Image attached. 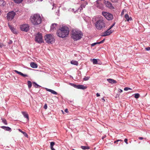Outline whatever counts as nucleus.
I'll return each instance as SVG.
<instances>
[{
    "instance_id": "nucleus-1",
    "label": "nucleus",
    "mask_w": 150,
    "mask_h": 150,
    "mask_svg": "<svg viewBox=\"0 0 150 150\" xmlns=\"http://www.w3.org/2000/svg\"><path fill=\"white\" fill-rule=\"evenodd\" d=\"M69 28L67 26H62L57 30L56 32L57 35L62 38L67 37L69 35Z\"/></svg>"
},
{
    "instance_id": "nucleus-2",
    "label": "nucleus",
    "mask_w": 150,
    "mask_h": 150,
    "mask_svg": "<svg viewBox=\"0 0 150 150\" xmlns=\"http://www.w3.org/2000/svg\"><path fill=\"white\" fill-rule=\"evenodd\" d=\"M83 36V33L79 30H72L71 32V38L74 41L81 39Z\"/></svg>"
},
{
    "instance_id": "nucleus-3",
    "label": "nucleus",
    "mask_w": 150,
    "mask_h": 150,
    "mask_svg": "<svg viewBox=\"0 0 150 150\" xmlns=\"http://www.w3.org/2000/svg\"><path fill=\"white\" fill-rule=\"evenodd\" d=\"M95 25L96 28L98 30H102L106 26L105 18L102 17H100L99 19L96 22Z\"/></svg>"
},
{
    "instance_id": "nucleus-4",
    "label": "nucleus",
    "mask_w": 150,
    "mask_h": 150,
    "mask_svg": "<svg viewBox=\"0 0 150 150\" xmlns=\"http://www.w3.org/2000/svg\"><path fill=\"white\" fill-rule=\"evenodd\" d=\"M31 21L34 25H38L41 23L42 19L39 14H33L31 16Z\"/></svg>"
},
{
    "instance_id": "nucleus-5",
    "label": "nucleus",
    "mask_w": 150,
    "mask_h": 150,
    "mask_svg": "<svg viewBox=\"0 0 150 150\" xmlns=\"http://www.w3.org/2000/svg\"><path fill=\"white\" fill-rule=\"evenodd\" d=\"M44 39L47 43L51 44L54 42V36L51 34L46 35L44 37Z\"/></svg>"
},
{
    "instance_id": "nucleus-6",
    "label": "nucleus",
    "mask_w": 150,
    "mask_h": 150,
    "mask_svg": "<svg viewBox=\"0 0 150 150\" xmlns=\"http://www.w3.org/2000/svg\"><path fill=\"white\" fill-rule=\"evenodd\" d=\"M35 40L36 42L39 43H41L43 42V40L41 33H38L36 35Z\"/></svg>"
},
{
    "instance_id": "nucleus-7",
    "label": "nucleus",
    "mask_w": 150,
    "mask_h": 150,
    "mask_svg": "<svg viewBox=\"0 0 150 150\" xmlns=\"http://www.w3.org/2000/svg\"><path fill=\"white\" fill-rule=\"evenodd\" d=\"M103 16L108 20H111L113 19V16L111 14L105 12H103L102 13Z\"/></svg>"
},
{
    "instance_id": "nucleus-8",
    "label": "nucleus",
    "mask_w": 150,
    "mask_h": 150,
    "mask_svg": "<svg viewBox=\"0 0 150 150\" xmlns=\"http://www.w3.org/2000/svg\"><path fill=\"white\" fill-rule=\"evenodd\" d=\"M15 15V13L13 11L9 12L7 14V19L8 21H11L14 18Z\"/></svg>"
},
{
    "instance_id": "nucleus-9",
    "label": "nucleus",
    "mask_w": 150,
    "mask_h": 150,
    "mask_svg": "<svg viewBox=\"0 0 150 150\" xmlns=\"http://www.w3.org/2000/svg\"><path fill=\"white\" fill-rule=\"evenodd\" d=\"M29 26L28 24H23L21 26V30L25 32H27L29 29Z\"/></svg>"
},
{
    "instance_id": "nucleus-10",
    "label": "nucleus",
    "mask_w": 150,
    "mask_h": 150,
    "mask_svg": "<svg viewBox=\"0 0 150 150\" xmlns=\"http://www.w3.org/2000/svg\"><path fill=\"white\" fill-rule=\"evenodd\" d=\"M71 85L74 87L76 88L77 89H85L87 88V87L83 85H78L74 84L71 83Z\"/></svg>"
},
{
    "instance_id": "nucleus-11",
    "label": "nucleus",
    "mask_w": 150,
    "mask_h": 150,
    "mask_svg": "<svg viewBox=\"0 0 150 150\" xmlns=\"http://www.w3.org/2000/svg\"><path fill=\"white\" fill-rule=\"evenodd\" d=\"M112 31V30H107L104 33H103L102 36L103 37H105L108 35H110L113 32Z\"/></svg>"
},
{
    "instance_id": "nucleus-12",
    "label": "nucleus",
    "mask_w": 150,
    "mask_h": 150,
    "mask_svg": "<svg viewBox=\"0 0 150 150\" xmlns=\"http://www.w3.org/2000/svg\"><path fill=\"white\" fill-rule=\"evenodd\" d=\"M105 4L107 7L111 9H114L115 8L112 5V4L109 1H107V2L105 3Z\"/></svg>"
},
{
    "instance_id": "nucleus-13",
    "label": "nucleus",
    "mask_w": 150,
    "mask_h": 150,
    "mask_svg": "<svg viewBox=\"0 0 150 150\" xmlns=\"http://www.w3.org/2000/svg\"><path fill=\"white\" fill-rule=\"evenodd\" d=\"M57 24L56 23H53L51 26L50 30L52 31H53L55 30L57 28Z\"/></svg>"
},
{
    "instance_id": "nucleus-14",
    "label": "nucleus",
    "mask_w": 150,
    "mask_h": 150,
    "mask_svg": "<svg viewBox=\"0 0 150 150\" xmlns=\"http://www.w3.org/2000/svg\"><path fill=\"white\" fill-rule=\"evenodd\" d=\"M21 113L23 115L24 117L27 118V120L28 121L29 120V118L28 114L26 113V112L24 111L22 112Z\"/></svg>"
},
{
    "instance_id": "nucleus-15",
    "label": "nucleus",
    "mask_w": 150,
    "mask_h": 150,
    "mask_svg": "<svg viewBox=\"0 0 150 150\" xmlns=\"http://www.w3.org/2000/svg\"><path fill=\"white\" fill-rule=\"evenodd\" d=\"M87 4V3L86 2H85L83 4H82L81 6H80V7L78 8L77 11H78L79 10V12H80L83 9V8H85L86 5Z\"/></svg>"
},
{
    "instance_id": "nucleus-16",
    "label": "nucleus",
    "mask_w": 150,
    "mask_h": 150,
    "mask_svg": "<svg viewBox=\"0 0 150 150\" xmlns=\"http://www.w3.org/2000/svg\"><path fill=\"white\" fill-rule=\"evenodd\" d=\"M14 71H15V72H16L17 73L19 74V75L21 76H23V77L28 76V75H27L26 74H24L23 73H22V72H21L20 71H17L16 70H14Z\"/></svg>"
},
{
    "instance_id": "nucleus-17",
    "label": "nucleus",
    "mask_w": 150,
    "mask_h": 150,
    "mask_svg": "<svg viewBox=\"0 0 150 150\" xmlns=\"http://www.w3.org/2000/svg\"><path fill=\"white\" fill-rule=\"evenodd\" d=\"M30 66L33 68H36L38 67L37 64L34 62H31L30 64Z\"/></svg>"
},
{
    "instance_id": "nucleus-18",
    "label": "nucleus",
    "mask_w": 150,
    "mask_h": 150,
    "mask_svg": "<svg viewBox=\"0 0 150 150\" xmlns=\"http://www.w3.org/2000/svg\"><path fill=\"white\" fill-rule=\"evenodd\" d=\"M125 18L126 19V20H127V21H131L132 20V18L131 17H129L128 15L127 14H125Z\"/></svg>"
},
{
    "instance_id": "nucleus-19",
    "label": "nucleus",
    "mask_w": 150,
    "mask_h": 150,
    "mask_svg": "<svg viewBox=\"0 0 150 150\" xmlns=\"http://www.w3.org/2000/svg\"><path fill=\"white\" fill-rule=\"evenodd\" d=\"M46 90L47 91L50 92L52 94H53L54 95H57V93L56 92V91H54V90H52L51 89H50L49 88H46Z\"/></svg>"
},
{
    "instance_id": "nucleus-20",
    "label": "nucleus",
    "mask_w": 150,
    "mask_h": 150,
    "mask_svg": "<svg viewBox=\"0 0 150 150\" xmlns=\"http://www.w3.org/2000/svg\"><path fill=\"white\" fill-rule=\"evenodd\" d=\"M99 1H97L96 2L98 4L97 6L98 8L102 9L103 8V5L102 4H100L98 3Z\"/></svg>"
},
{
    "instance_id": "nucleus-21",
    "label": "nucleus",
    "mask_w": 150,
    "mask_h": 150,
    "mask_svg": "<svg viewBox=\"0 0 150 150\" xmlns=\"http://www.w3.org/2000/svg\"><path fill=\"white\" fill-rule=\"evenodd\" d=\"M107 80L108 82L110 83H114L116 82V81L113 79H108Z\"/></svg>"
},
{
    "instance_id": "nucleus-22",
    "label": "nucleus",
    "mask_w": 150,
    "mask_h": 150,
    "mask_svg": "<svg viewBox=\"0 0 150 150\" xmlns=\"http://www.w3.org/2000/svg\"><path fill=\"white\" fill-rule=\"evenodd\" d=\"M105 40V39H104V40H103L102 41H101L100 42H95L94 43H93L91 44V46H94L96 45L97 44H100L103 43L104 42Z\"/></svg>"
},
{
    "instance_id": "nucleus-23",
    "label": "nucleus",
    "mask_w": 150,
    "mask_h": 150,
    "mask_svg": "<svg viewBox=\"0 0 150 150\" xmlns=\"http://www.w3.org/2000/svg\"><path fill=\"white\" fill-rule=\"evenodd\" d=\"M1 128L3 129L6 130L7 131H10L11 130V128L8 127H5V126H2Z\"/></svg>"
},
{
    "instance_id": "nucleus-24",
    "label": "nucleus",
    "mask_w": 150,
    "mask_h": 150,
    "mask_svg": "<svg viewBox=\"0 0 150 150\" xmlns=\"http://www.w3.org/2000/svg\"><path fill=\"white\" fill-rule=\"evenodd\" d=\"M9 27L10 28V29L12 31L13 33L14 34H16V32L15 30V29L13 28V27H12L10 25H8Z\"/></svg>"
},
{
    "instance_id": "nucleus-25",
    "label": "nucleus",
    "mask_w": 150,
    "mask_h": 150,
    "mask_svg": "<svg viewBox=\"0 0 150 150\" xmlns=\"http://www.w3.org/2000/svg\"><path fill=\"white\" fill-rule=\"evenodd\" d=\"M81 148L83 150L88 149H90V147L87 146H82Z\"/></svg>"
},
{
    "instance_id": "nucleus-26",
    "label": "nucleus",
    "mask_w": 150,
    "mask_h": 150,
    "mask_svg": "<svg viewBox=\"0 0 150 150\" xmlns=\"http://www.w3.org/2000/svg\"><path fill=\"white\" fill-rule=\"evenodd\" d=\"M70 63H71V64H72L76 65H77L78 64V62L74 60H72L71 61V62H70Z\"/></svg>"
},
{
    "instance_id": "nucleus-27",
    "label": "nucleus",
    "mask_w": 150,
    "mask_h": 150,
    "mask_svg": "<svg viewBox=\"0 0 150 150\" xmlns=\"http://www.w3.org/2000/svg\"><path fill=\"white\" fill-rule=\"evenodd\" d=\"M6 4V3L3 0H0V5L4 6Z\"/></svg>"
},
{
    "instance_id": "nucleus-28",
    "label": "nucleus",
    "mask_w": 150,
    "mask_h": 150,
    "mask_svg": "<svg viewBox=\"0 0 150 150\" xmlns=\"http://www.w3.org/2000/svg\"><path fill=\"white\" fill-rule=\"evenodd\" d=\"M1 120H2L3 122V123L4 124H5V125H7V121L5 118H1Z\"/></svg>"
},
{
    "instance_id": "nucleus-29",
    "label": "nucleus",
    "mask_w": 150,
    "mask_h": 150,
    "mask_svg": "<svg viewBox=\"0 0 150 150\" xmlns=\"http://www.w3.org/2000/svg\"><path fill=\"white\" fill-rule=\"evenodd\" d=\"M14 2L16 3H21L23 0H13Z\"/></svg>"
},
{
    "instance_id": "nucleus-30",
    "label": "nucleus",
    "mask_w": 150,
    "mask_h": 150,
    "mask_svg": "<svg viewBox=\"0 0 150 150\" xmlns=\"http://www.w3.org/2000/svg\"><path fill=\"white\" fill-rule=\"evenodd\" d=\"M28 86L29 88H30L32 86L31 82L30 81H28Z\"/></svg>"
},
{
    "instance_id": "nucleus-31",
    "label": "nucleus",
    "mask_w": 150,
    "mask_h": 150,
    "mask_svg": "<svg viewBox=\"0 0 150 150\" xmlns=\"http://www.w3.org/2000/svg\"><path fill=\"white\" fill-rule=\"evenodd\" d=\"M93 62L94 64H97V59H92Z\"/></svg>"
},
{
    "instance_id": "nucleus-32",
    "label": "nucleus",
    "mask_w": 150,
    "mask_h": 150,
    "mask_svg": "<svg viewBox=\"0 0 150 150\" xmlns=\"http://www.w3.org/2000/svg\"><path fill=\"white\" fill-rule=\"evenodd\" d=\"M33 85L34 87L36 88H38L39 87H40L38 85L36 84V83L35 82L33 83Z\"/></svg>"
},
{
    "instance_id": "nucleus-33",
    "label": "nucleus",
    "mask_w": 150,
    "mask_h": 150,
    "mask_svg": "<svg viewBox=\"0 0 150 150\" xmlns=\"http://www.w3.org/2000/svg\"><path fill=\"white\" fill-rule=\"evenodd\" d=\"M139 96H140V95L138 93H136L135 94L134 97H135V98H138Z\"/></svg>"
},
{
    "instance_id": "nucleus-34",
    "label": "nucleus",
    "mask_w": 150,
    "mask_h": 150,
    "mask_svg": "<svg viewBox=\"0 0 150 150\" xmlns=\"http://www.w3.org/2000/svg\"><path fill=\"white\" fill-rule=\"evenodd\" d=\"M90 78V77L89 76H85L83 78V79L84 81H87L89 80Z\"/></svg>"
},
{
    "instance_id": "nucleus-35",
    "label": "nucleus",
    "mask_w": 150,
    "mask_h": 150,
    "mask_svg": "<svg viewBox=\"0 0 150 150\" xmlns=\"http://www.w3.org/2000/svg\"><path fill=\"white\" fill-rule=\"evenodd\" d=\"M55 144V143L54 142H52L50 143V146H53H53Z\"/></svg>"
},
{
    "instance_id": "nucleus-36",
    "label": "nucleus",
    "mask_w": 150,
    "mask_h": 150,
    "mask_svg": "<svg viewBox=\"0 0 150 150\" xmlns=\"http://www.w3.org/2000/svg\"><path fill=\"white\" fill-rule=\"evenodd\" d=\"M119 141L122 142V141H123L121 139H118L116 141H115L114 142V143H117V142Z\"/></svg>"
},
{
    "instance_id": "nucleus-37",
    "label": "nucleus",
    "mask_w": 150,
    "mask_h": 150,
    "mask_svg": "<svg viewBox=\"0 0 150 150\" xmlns=\"http://www.w3.org/2000/svg\"><path fill=\"white\" fill-rule=\"evenodd\" d=\"M129 89H131V88L128 87H125L124 88V90L125 91H127Z\"/></svg>"
},
{
    "instance_id": "nucleus-38",
    "label": "nucleus",
    "mask_w": 150,
    "mask_h": 150,
    "mask_svg": "<svg viewBox=\"0 0 150 150\" xmlns=\"http://www.w3.org/2000/svg\"><path fill=\"white\" fill-rule=\"evenodd\" d=\"M23 134L24 135V136H25V137H28V135L27 134L25 133V132H24Z\"/></svg>"
},
{
    "instance_id": "nucleus-39",
    "label": "nucleus",
    "mask_w": 150,
    "mask_h": 150,
    "mask_svg": "<svg viewBox=\"0 0 150 150\" xmlns=\"http://www.w3.org/2000/svg\"><path fill=\"white\" fill-rule=\"evenodd\" d=\"M44 108L45 109H47V104H45L44 106Z\"/></svg>"
},
{
    "instance_id": "nucleus-40",
    "label": "nucleus",
    "mask_w": 150,
    "mask_h": 150,
    "mask_svg": "<svg viewBox=\"0 0 150 150\" xmlns=\"http://www.w3.org/2000/svg\"><path fill=\"white\" fill-rule=\"evenodd\" d=\"M145 50L146 51H150V47H148L145 48Z\"/></svg>"
},
{
    "instance_id": "nucleus-41",
    "label": "nucleus",
    "mask_w": 150,
    "mask_h": 150,
    "mask_svg": "<svg viewBox=\"0 0 150 150\" xmlns=\"http://www.w3.org/2000/svg\"><path fill=\"white\" fill-rule=\"evenodd\" d=\"M127 141H128V140L127 139H126V138L125 139V140H124L125 142L127 144H128Z\"/></svg>"
},
{
    "instance_id": "nucleus-42",
    "label": "nucleus",
    "mask_w": 150,
    "mask_h": 150,
    "mask_svg": "<svg viewBox=\"0 0 150 150\" xmlns=\"http://www.w3.org/2000/svg\"><path fill=\"white\" fill-rule=\"evenodd\" d=\"M18 131H20L21 133H22L23 134L24 132H23V131H22V130L21 129H19Z\"/></svg>"
},
{
    "instance_id": "nucleus-43",
    "label": "nucleus",
    "mask_w": 150,
    "mask_h": 150,
    "mask_svg": "<svg viewBox=\"0 0 150 150\" xmlns=\"http://www.w3.org/2000/svg\"><path fill=\"white\" fill-rule=\"evenodd\" d=\"M64 112H66L67 113L68 112V110L67 109H66L64 110Z\"/></svg>"
},
{
    "instance_id": "nucleus-44",
    "label": "nucleus",
    "mask_w": 150,
    "mask_h": 150,
    "mask_svg": "<svg viewBox=\"0 0 150 150\" xmlns=\"http://www.w3.org/2000/svg\"><path fill=\"white\" fill-rule=\"evenodd\" d=\"M3 46V44L2 43H0V47H1Z\"/></svg>"
},
{
    "instance_id": "nucleus-45",
    "label": "nucleus",
    "mask_w": 150,
    "mask_h": 150,
    "mask_svg": "<svg viewBox=\"0 0 150 150\" xmlns=\"http://www.w3.org/2000/svg\"><path fill=\"white\" fill-rule=\"evenodd\" d=\"M51 149L52 150H55L53 146H50Z\"/></svg>"
},
{
    "instance_id": "nucleus-46",
    "label": "nucleus",
    "mask_w": 150,
    "mask_h": 150,
    "mask_svg": "<svg viewBox=\"0 0 150 150\" xmlns=\"http://www.w3.org/2000/svg\"><path fill=\"white\" fill-rule=\"evenodd\" d=\"M122 90L120 89H119V91L120 92V93H121V92H122Z\"/></svg>"
},
{
    "instance_id": "nucleus-47",
    "label": "nucleus",
    "mask_w": 150,
    "mask_h": 150,
    "mask_svg": "<svg viewBox=\"0 0 150 150\" xmlns=\"http://www.w3.org/2000/svg\"><path fill=\"white\" fill-rule=\"evenodd\" d=\"M96 96L97 97H99L100 96V95L99 94L97 93H96Z\"/></svg>"
},
{
    "instance_id": "nucleus-48",
    "label": "nucleus",
    "mask_w": 150,
    "mask_h": 150,
    "mask_svg": "<svg viewBox=\"0 0 150 150\" xmlns=\"http://www.w3.org/2000/svg\"><path fill=\"white\" fill-rule=\"evenodd\" d=\"M112 27L111 26H110V28H108V30H110L112 28Z\"/></svg>"
},
{
    "instance_id": "nucleus-49",
    "label": "nucleus",
    "mask_w": 150,
    "mask_h": 150,
    "mask_svg": "<svg viewBox=\"0 0 150 150\" xmlns=\"http://www.w3.org/2000/svg\"><path fill=\"white\" fill-rule=\"evenodd\" d=\"M112 2H117V0H115V1H112Z\"/></svg>"
},
{
    "instance_id": "nucleus-50",
    "label": "nucleus",
    "mask_w": 150,
    "mask_h": 150,
    "mask_svg": "<svg viewBox=\"0 0 150 150\" xmlns=\"http://www.w3.org/2000/svg\"><path fill=\"white\" fill-rule=\"evenodd\" d=\"M143 138L142 137H139V139H140V140H142L143 139Z\"/></svg>"
},
{
    "instance_id": "nucleus-51",
    "label": "nucleus",
    "mask_w": 150,
    "mask_h": 150,
    "mask_svg": "<svg viewBox=\"0 0 150 150\" xmlns=\"http://www.w3.org/2000/svg\"><path fill=\"white\" fill-rule=\"evenodd\" d=\"M115 25V23H113V24L112 25V26L113 27V26H114Z\"/></svg>"
},
{
    "instance_id": "nucleus-52",
    "label": "nucleus",
    "mask_w": 150,
    "mask_h": 150,
    "mask_svg": "<svg viewBox=\"0 0 150 150\" xmlns=\"http://www.w3.org/2000/svg\"><path fill=\"white\" fill-rule=\"evenodd\" d=\"M124 11H122V15H123L124 14Z\"/></svg>"
},
{
    "instance_id": "nucleus-53",
    "label": "nucleus",
    "mask_w": 150,
    "mask_h": 150,
    "mask_svg": "<svg viewBox=\"0 0 150 150\" xmlns=\"http://www.w3.org/2000/svg\"><path fill=\"white\" fill-rule=\"evenodd\" d=\"M102 100H103V102L105 101V100L104 98H102Z\"/></svg>"
},
{
    "instance_id": "nucleus-54",
    "label": "nucleus",
    "mask_w": 150,
    "mask_h": 150,
    "mask_svg": "<svg viewBox=\"0 0 150 150\" xmlns=\"http://www.w3.org/2000/svg\"><path fill=\"white\" fill-rule=\"evenodd\" d=\"M1 11H0V15H1Z\"/></svg>"
},
{
    "instance_id": "nucleus-55",
    "label": "nucleus",
    "mask_w": 150,
    "mask_h": 150,
    "mask_svg": "<svg viewBox=\"0 0 150 150\" xmlns=\"http://www.w3.org/2000/svg\"><path fill=\"white\" fill-rule=\"evenodd\" d=\"M72 150H75L74 149H73Z\"/></svg>"
},
{
    "instance_id": "nucleus-56",
    "label": "nucleus",
    "mask_w": 150,
    "mask_h": 150,
    "mask_svg": "<svg viewBox=\"0 0 150 150\" xmlns=\"http://www.w3.org/2000/svg\"><path fill=\"white\" fill-rule=\"evenodd\" d=\"M83 0H81V1H82Z\"/></svg>"
}]
</instances>
